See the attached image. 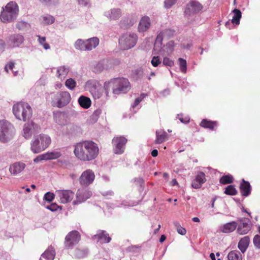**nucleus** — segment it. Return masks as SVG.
I'll return each instance as SVG.
<instances>
[{
  "label": "nucleus",
  "mask_w": 260,
  "mask_h": 260,
  "mask_svg": "<svg viewBox=\"0 0 260 260\" xmlns=\"http://www.w3.org/2000/svg\"><path fill=\"white\" fill-rule=\"evenodd\" d=\"M87 50H91L95 48L99 44V39L96 37H93L86 40Z\"/></svg>",
  "instance_id": "obj_29"
},
{
  "label": "nucleus",
  "mask_w": 260,
  "mask_h": 260,
  "mask_svg": "<svg viewBox=\"0 0 260 260\" xmlns=\"http://www.w3.org/2000/svg\"><path fill=\"white\" fill-rule=\"evenodd\" d=\"M5 41L2 39H0V49H3L5 47Z\"/></svg>",
  "instance_id": "obj_56"
},
{
  "label": "nucleus",
  "mask_w": 260,
  "mask_h": 260,
  "mask_svg": "<svg viewBox=\"0 0 260 260\" xmlns=\"http://www.w3.org/2000/svg\"><path fill=\"white\" fill-rule=\"evenodd\" d=\"M175 30L170 28L161 31L157 36L156 40L161 41L163 38H170L174 36Z\"/></svg>",
  "instance_id": "obj_24"
},
{
  "label": "nucleus",
  "mask_w": 260,
  "mask_h": 260,
  "mask_svg": "<svg viewBox=\"0 0 260 260\" xmlns=\"http://www.w3.org/2000/svg\"><path fill=\"white\" fill-rule=\"evenodd\" d=\"M71 99V95L69 92L61 91L58 92L55 95L56 102H53L52 106L59 108H62L70 103Z\"/></svg>",
  "instance_id": "obj_9"
},
{
  "label": "nucleus",
  "mask_w": 260,
  "mask_h": 260,
  "mask_svg": "<svg viewBox=\"0 0 260 260\" xmlns=\"http://www.w3.org/2000/svg\"><path fill=\"white\" fill-rule=\"evenodd\" d=\"M200 125L204 128H209L211 130H214L215 127L217 126V122L216 121H211L206 119H203Z\"/></svg>",
  "instance_id": "obj_26"
},
{
  "label": "nucleus",
  "mask_w": 260,
  "mask_h": 260,
  "mask_svg": "<svg viewBox=\"0 0 260 260\" xmlns=\"http://www.w3.org/2000/svg\"><path fill=\"white\" fill-rule=\"evenodd\" d=\"M14 67V63L13 62H9L6 65L5 70L8 73L9 72V70H13Z\"/></svg>",
  "instance_id": "obj_50"
},
{
  "label": "nucleus",
  "mask_w": 260,
  "mask_h": 260,
  "mask_svg": "<svg viewBox=\"0 0 260 260\" xmlns=\"http://www.w3.org/2000/svg\"><path fill=\"white\" fill-rule=\"evenodd\" d=\"M253 244L256 248L260 249V236L256 235L254 237Z\"/></svg>",
  "instance_id": "obj_48"
},
{
  "label": "nucleus",
  "mask_w": 260,
  "mask_h": 260,
  "mask_svg": "<svg viewBox=\"0 0 260 260\" xmlns=\"http://www.w3.org/2000/svg\"><path fill=\"white\" fill-rule=\"evenodd\" d=\"M75 47L78 50H87L86 41H83L82 39L77 40L75 43Z\"/></svg>",
  "instance_id": "obj_36"
},
{
  "label": "nucleus",
  "mask_w": 260,
  "mask_h": 260,
  "mask_svg": "<svg viewBox=\"0 0 260 260\" xmlns=\"http://www.w3.org/2000/svg\"><path fill=\"white\" fill-rule=\"evenodd\" d=\"M174 225L176 228V231L178 233L181 235H185L186 234V230L185 228L181 226V225L177 222L174 223Z\"/></svg>",
  "instance_id": "obj_42"
},
{
  "label": "nucleus",
  "mask_w": 260,
  "mask_h": 260,
  "mask_svg": "<svg viewBox=\"0 0 260 260\" xmlns=\"http://www.w3.org/2000/svg\"><path fill=\"white\" fill-rule=\"evenodd\" d=\"M24 41L23 36L19 34H14L9 37V43L12 47L20 46Z\"/></svg>",
  "instance_id": "obj_18"
},
{
  "label": "nucleus",
  "mask_w": 260,
  "mask_h": 260,
  "mask_svg": "<svg viewBox=\"0 0 260 260\" xmlns=\"http://www.w3.org/2000/svg\"><path fill=\"white\" fill-rule=\"evenodd\" d=\"M45 160L44 154L38 156L36 158L34 159V161L35 163H37L40 161Z\"/></svg>",
  "instance_id": "obj_51"
},
{
  "label": "nucleus",
  "mask_w": 260,
  "mask_h": 260,
  "mask_svg": "<svg viewBox=\"0 0 260 260\" xmlns=\"http://www.w3.org/2000/svg\"><path fill=\"white\" fill-rule=\"evenodd\" d=\"M74 152L78 159L83 161H89L98 156L99 149L98 145L94 142L86 141L77 144Z\"/></svg>",
  "instance_id": "obj_1"
},
{
  "label": "nucleus",
  "mask_w": 260,
  "mask_h": 260,
  "mask_svg": "<svg viewBox=\"0 0 260 260\" xmlns=\"http://www.w3.org/2000/svg\"><path fill=\"white\" fill-rule=\"evenodd\" d=\"M203 8V5L198 1H191L187 5L185 12L190 15L199 13Z\"/></svg>",
  "instance_id": "obj_14"
},
{
  "label": "nucleus",
  "mask_w": 260,
  "mask_h": 260,
  "mask_svg": "<svg viewBox=\"0 0 260 260\" xmlns=\"http://www.w3.org/2000/svg\"><path fill=\"white\" fill-rule=\"evenodd\" d=\"M55 255V252L54 248L50 246L42 254V256L44 257L45 260H53Z\"/></svg>",
  "instance_id": "obj_28"
},
{
  "label": "nucleus",
  "mask_w": 260,
  "mask_h": 260,
  "mask_svg": "<svg viewBox=\"0 0 260 260\" xmlns=\"http://www.w3.org/2000/svg\"><path fill=\"white\" fill-rule=\"evenodd\" d=\"M151 63L153 67H157L161 63V61L159 59V57L158 56H153L151 61Z\"/></svg>",
  "instance_id": "obj_45"
},
{
  "label": "nucleus",
  "mask_w": 260,
  "mask_h": 260,
  "mask_svg": "<svg viewBox=\"0 0 260 260\" xmlns=\"http://www.w3.org/2000/svg\"><path fill=\"white\" fill-rule=\"evenodd\" d=\"M13 126L6 120L0 121V141L6 142L11 140L14 135Z\"/></svg>",
  "instance_id": "obj_6"
},
{
  "label": "nucleus",
  "mask_w": 260,
  "mask_h": 260,
  "mask_svg": "<svg viewBox=\"0 0 260 260\" xmlns=\"http://www.w3.org/2000/svg\"><path fill=\"white\" fill-rule=\"evenodd\" d=\"M166 239V237L165 235H162L159 239V242L162 243Z\"/></svg>",
  "instance_id": "obj_58"
},
{
  "label": "nucleus",
  "mask_w": 260,
  "mask_h": 260,
  "mask_svg": "<svg viewBox=\"0 0 260 260\" xmlns=\"http://www.w3.org/2000/svg\"><path fill=\"white\" fill-rule=\"evenodd\" d=\"M54 198V194L53 193H51L50 192H48L46 193H45L44 199V200L50 202L52 201V200Z\"/></svg>",
  "instance_id": "obj_46"
},
{
  "label": "nucleus",
  "mask_w": 260,
  "mask_h": 260,
  "mask_svg": "<svg viewBox=\"0 0 260 260\" xmlns=\"http://www.w3.org/2000/svg\"><path fill=\"white\" fill-rule=\"evenodd\" d=\"M178 61H179L180 71L182 73H185L187 71L186 61L182 58H179Z\"/></svg>",
  "instance_id": "obj_40"
},
{
  "label": "nucleus",
  "mask_w": 260,
  "mask_h": 260,
  "mask_svg": "<svg viewBox=\"0 0 260 260\" xmlns=\"http://www.w3.org/2000/svg\"><path fill=\"white\" fill-rule=\"evenodd\" d=\"M81 239V235L77 231H72L66 236L64 247L67 249H72L77 244Z\"/></svg>",
  "instance_id": "obj_8"
},
{
  "label": "nucleus",
  "mask_w": 260,
  "mask_h": 260,
  "mask_svg": "<svg viewBox=\"0 0 260 260\" xmlns=\"http://www.w3.org/2000/svg\"><path fill=\"white\" fill-rule=\"evenodd\" d=\"M121 11L120 9H112L110 12L107 13V16L110 20H116L121 16Z\"/></svg>",
  "instance_id": "obj_31"
},
{
  "label": "nucleus",
  "mask_w": 260,
  "mask_h": 260,
  "mask_svg": "<svg viewBox=\"0 0 260 260\" xmlns=\"http://www.w3.org/2000/svg\"><path fill=\"white\" fill-rule=\"evenodd\" d=\"M192 221L196 222H200V219L198 217H193L192 219Z\"/></svg>",
  "instance_id": "obj_62"
},
{
  "label": "nucleus",
  "mask_w": 260,
  "mask_h": 260,
  "mask_svg": "<svg viewBox=\"0 0 260 260\" xmlns=\"http://www.w3.org/2000/svg\"><path fill=\"white\" fill-rule=\"evenodd\" d=\"M104 87L107 95L110 91H112L114 94H119L128 92L131 88V84L128 79L124 78H117L106 82Z\"/></svg>",
  "instance_id": "obj_2"
},
{
  "label": "nucleus",
  "mask_w": 260,
  "mask_h": 260,
  "mask_svg": "<svg viewBox=\"0 0 260 260\" xmlns=\"http://www.w3.org/2000/svg\"><path fill=\"white\" fill-rule=\"evenodd\" d=\"M51 142L50 137L45 134H40L34 138L30 145L31 150L34 153H40L45 150Z\"/></svg>",
  "instance_id": "obj_5"
},
{
  "label": "nucleus",
  "mask_w": 260,
  "mask_h": 260,
  "mask_svg": "<svg viewBox=\"0 0 260 260\" xmlns=\"http://www.w3.org/2000/svg\"><path fill=\"white\" fill-rule=\"evenodd\" d=\"M146 95L144 93L141 94L140 96L137 99H136L134 103V106H137L139 105V104L143 100V99L145 97Z\"/></svg>",
  "instance_id": "obj_49"
},
{
  "label": "nucleus",
  "mask_w": 260,
  "mask_h": 260,
  "mask_svg": "<svg viewBox=\"0 0 260 260\" xmlns=\"http://www.w3.org/2000/svg\"><path fill=\"white\" fill-rule=\"evenodd\" d=\"M234 16L232 19V23L236 25H239L240 24V20L242 17V13L240 10L237 9H235L233 11Z\"/></svg>",
  "instance_id": "obj_32"
},
{
  "label": "nucleus",
  "mask_w": 260,
  "mask_h": 260,
  "mask_svg": "<svg viewBox=\"0 0 260 260\" xmlns=\"http://www.w3.org/2000/svg\"><path fill=\"white\" fill-rule=\"evenodd\" d=\"M87 253L86 250L76 249L74 254V256L77 258H82L84 257Z\"/></svg>",
  "instance_id": "obj_43"
},
{
  "label": "nucleus",
  "mask_w": 260,
  "mask_h": 260,
  "mask_svg": "<svg viewBox=\"0 0 260 260\" xmlns=\"http://www.w3.org/2000/svg\"><path fill=\"white\" fill-rule=\"evenodd\" d=\"M95 175L91 170H87L83 172L79 178V182L82 185L88 186L94 180Z\"/></svg>",
  "instance_id": "obj_12"
},
{
  "label": "nucleus",
  "mask_w": 260,
  "mask_h": 260,
  "mask_svg": "<svg viewBox=\"0 0 260 260\" xmlns=\"http://www.w3.org/2000/svg\"><path fill=\"white\" fill-rule=\"evenodd\" d=\"M250 242L249 236H245L239 242L238 247L243 253L245 252L248 247Z\"/></svg>",
  "instance_id": "obj_25"
},
{
  "label": "nucleus",
  "mask_w": 260,
  "mask_h": 260,
  "mask_svg": "<svg viewBox=\"0 0 260 260\" xmlns=\"http://www.w3.org/2000/svg\"><path fill=\"white\" fill-rule=\"evenodd\" d=\"M39 38L38 41L40 44L43 45V43H45L46 38L45 37H41L40 36H38Z\"/></svg>",
  "instance_id": "obj_54"
},
{
  "label": "nucleus",
  "mask_w": 260,
  "mask_h": 260,
  "mask_svg": "<svg viewBox=\"0 0 260 260\" xmlns=\"http://www.w3.org/2000/svg\"><path fill=\"white\" fill-rule=\"evenodd\" d=\"M210 257L212 260H216L215 255L213 253H211L210 254Z\"/></svg>",
  "instance_id": "obj_61"
},
{
  "label": "nucleus",
  "mask_w": 260,
  "mask_h": 260,
  "mask_svg": "<svg viewBox=\"0 0 260 260\" xmlns=\"http://www.w3.org/2000/svg\"><path fill=\"white\" fill-rule=\"evenodd\" d=\"M42 45L43 46V48L46 50L49 49L50 48L49 44L47 43L46 42L43 43V44Z\"/></svg>",
  "instance_id": "obj_57"
},
{
  "label": "nucleus",
  "mask_w": 260,
  "mask_h": 260,
  "mask_svg": "<svg viewBox=\"0 0 260 260\" xmlns=\"http://www.w3.org/2000/svg\"><path fill=\"white\" fill-rule=\"evenodd\" d=\"M69 69L64 67H60L57 71V77L60 79H64L68 75Z\"/></svg>",
  "instance_id": "obj_37"
},
{
  "label": "nucleus",
  "mask_w": 260,
  "mask_h": 260,
  "mask_svg": "<svg viewBox=\"0 0 260 260\" xmlns=\"http://www.w3.org/2000/svg\"><path fill=\"white\" fill-rule=\"evenodd\" d=\"M56 193L62 203L70 202L74 197V193L71 190H57Z\"/></svg>",
  "instance_id": "obj_13"
},
{
  "label": "nucleus",
  "mask_w": 260,
  "mask_h": 260,
  "mask_svg": "<svg viewBox=\"0 0 260 260\" xmlns=\"http://www.w3.org/2000/svg\"><path fill=\"white\" fill-rule=\"evenodd\" d=\"M240 190L241 194L244 197H247L251 192V186L249 182L242 179L240 185Z\"/></svg>",
  "instance_id": "obj_20"
},
{
  "label": "nucleus",
  "mask_w": 260,
  "mask_h": 260,
  "mask_svg": "<svg viewBox=\"0 0 260 260\" xmlns=\"http://www.w3.org/2000/svg\"><path fill=\"white\" fill-rule=\"evenodd\" d=\"M79 4L82 5H85L87 3L86 0H78Z\"/></svg>",
  "instance_id": "obj_63"
},
{
  "label": "nucleus",
  "mask_w": 260,
  "mask_h": 260,
  "mask_svg": "<svg viewBox=\"0 0 260 260\" xmlns=\"http://www.w3.org/2000/svg\"><path fill=\"white\" fill-rule=\"evenodd\" d=\"M177 1V0H165L164 2L165 7L167 9L170 8L176 3Z\"/></svg>",
  "instance_id": "obj_47"
},
{
  "label": "nucleus",
  "mask_w": 260,
  "mask_h": 260,
  "mask_svg": "<svg viewBox=\"0 0 260 260\" xmlns=\"http://www.w3.org/2000/svg\"><path fill=\"white\" fill-rule=\"evenodd\" d=\"M171 183L173 185H175L178 184L177 181L175 179H173Z\"/></svg>",
  "instance_id": "obj_64"
},
{
  "label": "nucleus",
  "mask_w": 260,
  "mask_h": 260,
  "mask_svg": "<svg viewBox=\"0 0 260 260\" xmlns=\"http://www.w3.org/2000/svg\"><path fill=\"white\" fill-rule=\"evenodd\" d=\"M162 63L164 66L172 67L174 66V61L169 58L165 57L163 59Z\"/></svg>",
  "instance_id": "obj_44"
},
{
  "label": "nucleus",
  "mask_w": 260,
  "mask_h": 260,
  "mask_svg": "<svg viewBox=\"0 0 260 260\" xmlns=\"http://www.w3.org/2000/svg\"><path fill=\"white\" fill-rule=\"evenodd\" d=\"M42 18L43 23L47 25L52 24L55 20L54 18L50 15L44 16Z\"/></svg>",
  "instance_id": "obj_41"
},
{
  "label": "nucleus",
  "mask_w": 260,
  "mask_h": 260,
  "mask_svg": "<svg viewBox=\"0 0 260 260\" xmlns=\"http://www.w3.org/2000/svg\"><path fill=\"white\" fill-rule=\"evenodd\" d=\"M66 86L70 90H73L76 86V82L72 78L68 79L65 82Z\"/></svg>",
  "instance_id": "obj_39"
},
{
  "label": "nucleus",
  "mask_w": 260,
  "mask_h": 260,
  "mask_svg": "<svg viewBox=\"0 0 260 260\" xmlns=\"http://www.w3.org/2000/svg\"><path fill=\"white\" fill-rule=\"evenodd\" d=\"M179 120L183 123H186L189 121V119H185L184 120L182 118H179Z\"/></svg>",
  "instance_id": "obj_60"
},
{
  "label": "nucleus",
  "mask_w": 260,
  "mask_h": 260,
  "mask_svg": "<svg viewBox=\"0 0 260 260\" xmlns=\"http://www.w3.org/2000/svg\"><path fill=\"white\" fill-rule=\"evenodd\" d=\"M44 154L45 157V160L57 159L60 157L61 155V154L59 151L48 152Z\"/></svg>",
  "instance_id": "obj_33"
},
{
  "label": "nucleus",
  "mask_w": 260,
  "mask_h": 260,
  "mask_svg": "<svg viewBox=\"0 0 260 260\" xmlns=\"http://www.w3.org/2000/svg\"><path fill=\"white\" fill-rule=\"evenodd\" d=\"M93 238L97 239L98 241L102 240L104 243H108L111 239L109 234L105 231H99L96 235H94Z\"/></svg>",
  "instance_id": "obj_22"
},
{
  "label": "nucleus",
  "mask_w": 260,
  "mask_h": 260,
  "mask_svg": "<svg viewBox=\"0 0 260 260\" xmlns=\"http://www.w3.org/2000/svg\"><path fill=\"white\" fill-rule=\"evenodd\" d=\"M206 181V176L203 172H199L192 181L191 186L195 189H199L201 187L203 184Z\"/></svg>",
  "instance_id": "obj_17"
},
{
  "label": "nucleus",
  "mask_w": 260,
  "mask_h": 260,
  "mask_svg": "<svg viewBox=\"0 0 260 260\" xmlns=\"http://www.w3.org/2000/svg\"><path fill=\"white\" fill-rule=\"evenodd\" d=\"M13 112L16 118L26 121L32 116V111L30 106L25 102H19L13 105Z\"/></svg>",
  "instance_id": "obj_4"
},
{
  "label": "nucleus",
  "mask_w": 260,
  "mask_h": 260,
  "mask_svg": "<svg viewBox=\"0 0 260 260\" xmlns=\"http://www.w3.org/2000/svg\"><path fill=\"white\" fill-rule=\"evenodd\" d=\"M42 2L46 3V4H49L52 2H54L55 0H40Z\"/></svg>",
  "instance_id": "obj_59"
},
{
  "label": "nucleus",
  "mask_w": 260,
  "mask_h": 260,
  "mask_svg": "<svg viewBox=\"0 0 260 260\" xmlns=\"http://www.w3.org/2000/svg\"><path fill=\"white\" fill-rule=\"evenodd\" d=\"M229 260H242L241 253L237 250L230 252L228 255Z\"/></svg>",
  "instance_id": "obj_34"
},
{
  "label": "nucleus",
  "mask_w": 260,
  "mask_h": 260,
  "mask_svg": "<svg viewBox=\"0 0 260 260\" xmlns=\"http://www.w3.org/2000/svg\"><path fill=\"white\" fill-rule=\"evenodd\" d=\"M151 154L153 157H156L158 155V151L156 149H154L151 151Z\"/></svg>",
  "instance_id": "obj_55"
},
{
  "label": "nucleus",
  "mask_w": 260,
  "mask_h": 260,
  "mask_svg": "<svg viewBox=\"0 0 260 260\" xmlns=\"http://www.w3.org/2000/svg\"><path fill=\"white\" fill-rule=\"evenodd\" d=\"M92 195V192L86 189H79L76 194L77 200L74 202V204L77 202H83L89 199Z\"/></svg>",
  "instance_id": "obj_16"
},
{
  "label": "nucleus",
  "mask_w": 260,
  "mask_h": 260,
  "mask_svg": "<svg viewBox=\"0 0 260 260\" xmlns=\"http://www.w3.org/2000/svg\"><path fill=\"white\" fill-rule=\"evenodd\" d=\"M19 13L18 5L14 2L8 3L5 8H3L0 18L4 23H10L16 19Z\"/></svg>",
  "instance_id": "obj_3"
},
{
  "label": "nucleus",
  "mask_w": 260,
  "mask_h": 260,
  "mask_svg": "<svg viewBox=\"0 0 260 260\" xmlns=\"http://www.w3.org/2000/svg\"><path fill=\"white\" fill-rule=\"evenodd\" d=\"M40 128L39 126L34 122L25 123L23 127V136L26 139H29L34 132Z\"/></svg>",
  "instance_id": "obj_15"
},
{
  "label": "nucleus",
  "mask_w": 260,
  "mask_h": 260,
  "mask_svg": "<svg viewBox=\"0 0 260 260\" xmlns=\"http://www.w3.org/2000/svg\"><path fill=\"white\" fill-rule=\"evenodd\" d=\"M25 165L23 162H16L11 165L9 168L10 173L14 175H17L22 172L25 168Z\"/></svg>",
  "instance_id": "obj_19"
},
{
  "label": "nucleus",
  "mask_w": 260,
  "mask_h": 260,
  "mask_svg": "<svg viewBox=\"0 0 260 260\" xmlns=\"http://www.w3.org/2000/svg\"><path fill=\"white\" fill-rule=\"evenodd\" d=\"M78 102L80 106L85 109H88L91 105L90 99L83 95L79 98Z\"/></svg>",
  "instance_id": "obj_30"
},
{
  "label": "nucleus",
  "mask_w": 260,
  "mask_h": 260,
  "mask_svg": "<svg viewBox=\"0 0 260 260\" xmlns=\"http://www.w3.org/2000/svg\"><path fill=\"white\" fill-rule=\"evenodd\" d=\"M25 26V24L22 22H19L16 24V27L19 30L21 29L24 26Z\"/></svg>",
  "instance_id": "obj_53"
},
{
  "label": "nucleus",
  "mask_w": 260,
  "mask_h": 260,
  "mask_svg": "<svg viewBox=\"0 0 260 260\" xmlns=\"http://www.w3.org/2000/svg\"><path fill=\"white\" fill-rule=\"evenodd\" d=\"M224 193L230 196H235L237 194L238 191L233 185H228L224 191Z\"/></svg>",
  "instance_id": "obj_38"
},
{
  "label": "nucleus",
  "mask_w": 260,
  "mask_h": 260,
  "mask_svg": "<svg viewBox=\"0 0 260 260\" xmlns=\"http://www.w3.org/2000/svg\"><path fill=\"white\" fill-rule=\"evenodd\" d=\"M237 232L239 235L247 234L251 229L250 220L246 218H241L237 223Z\"/></svg>",
  "instance_id": "obj_10"
},
{
  "label": "nucleus",
  "mask_w": 260,
  "mask_h": 260,
  "mask_svg": "<svg viewBox=\"0 0 260 260\" xmlns=\"http://www.w3.org/2000/svg\"><path fill=\"white\" fill-rule=\"evenodd\" d=\"M150 26V19L147 16L143 17L140 20L138 26L139 31H146Z\"/></svg>",
  "instance_id": "obj_23"
},
{
  "label": "nucleus",
  "mask_w": 260,
  "mask_h": 260,
  "mask_svg": "<svg viewBox=\"0 0 260 260\" xmlns=\"http://www.w3.org/2000/svg\"><path fill=\"white\" fill-rule=\"evenodd\" d=\"M174 45L175 44L173 41H170L167 44L166 46L167 47L170 48V51L171 52H172L174 49Z\"/></svg>",
  "instance_id": "obj_52"
},
{
  "label": "nucleus",
  "mask_w": 260,
  "mask_h": 260,
  "mask_svg": "<svg viewBox=\"0 0 260 260\" xmlns=\"http://www.w3.org/2000/svg\"><path fill=\"white\" fill-rule=\"evenodd\" d=\"M233 181L234 178L232 175L230 174L223 175L219 179L220 183L223 185L232 183Z\"/></svg>",
  "instance_id": "obj_35"
},
{
  "label": "nucleus",
  "mask_w": 260,
  "mask_h": 260,
  "mask_svg": "<svg viewBox=\"0 0 260 260\" xmlns=\"http://www.w3.org/2000/svg\"><path fill=\"white\" fill-rule=\"evenodd\" d=\"M237 226V223L236 221L230 222L224 224L221 231L224 233H230L235 231Z\"/></svg>",
  "instance_id": "obj_27"
},
{
  "label": "nucleus",
  "mask_w": 260,
  "mask_h": 260,
  "mask_svg": "<svg viewBox=\"0 0 260 260\" xmlns=\"http://www.w3.org/2000/svg\"><path fill=\"white\" fill-rule=\"evenodd\" d=\"M126 142L127 139L124 137H114L112 140V144L114 146V153L117 154L123 153Z\"/></svg>",
  "instance_id": "obj_11"
},
{
  "label": "nucleus",
  "mask_w": 260,
  "mask_h": 260,
  "mask_svg": "<svg viewBox=\"0 0 260 260\" xmlns=\"http://www.w3.org/2000/svg\"><path fill=\"white\" fill-rule=\"evenodd\" d=\"M156 139L154 141L155 144H161L168 140V135L164 130L159 129L155 132Z\"/></svg>",
  "instance_id": "obj_21"
},
{
  "label": "nucleus",
  "mask_w": 260,
  "mask_h": 260,
  "mask_svg": "<svg viewBox=\"0 0 260 260\" xmlns=\"http://www.w3.org/2000/svg\"><path fill=\"white\" fill-rule=\"evenodd\" d=\"M138 38L135 34H125L123 35L119 40V45L123 50L133 48L137 42Z\"/></svg>",
  "instance_id": "obj_7"
}]
</instances>
